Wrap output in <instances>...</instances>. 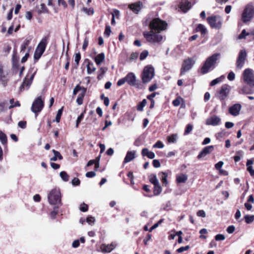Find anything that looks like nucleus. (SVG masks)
<instances>
[{
  "instance_id": "680f3d73",
  "label": "nucleus",
  "mask_w": 254,
  "mask_h": 254,
  "mask_svg": "<svg viewBox=\"0 0 254 254\" xmlns=\"http://www.w3.org/2000/svg\"><path fill=\"white\" fill-rule=\"evenodd\" d=\"M71 183L73 186H78L80 184V180L77 178H74Z\"/></svg>"
},
{
  "instance_id": "774afa93",
  "label": "nucleus",
  "mask_w": 254,
  "mask_h": 254,
  "mask_svg": "<svg viewBox=\"0 0 254 254\" xmlns=\"http://www.w3.org/2000/svg\"><path fill=\"white\" fill-rule=\"evenodd\" d=\"M235 227L233 225L229 226L227 229V232L229 234H232L235 231Z\"/></svg>"
},
{
  "instance_id": "aec40b11",
  "label": "nucleus",
  "mask_w": 254,
  "mask_h": 254,
  "mask_svg": "<svg viewBox=\"0 0 254 254\" xmlns=\"http://www.w3.org/2000/svg\"><path fill=\"white\" fill-rule=\"evenodd\" d=\"M214 150V146L213 145H209L205 147L199 153L197 158L200 159L210 153Z\"/></svg>"
},
{
  "instance_id": "412c9836",
  "label": "nucleus",
  "mask_w": 254,
  "mask_h": 254,
  "mask_svg": "<svg viewBox=\"0 0 254 254\" xmlns=\"http://www.w3.org/2000/svg\"><path fill=\"white\" fill-rule=\"evenodd\" d=\"M126 82L130 86H135L136 85V77L132 72L128 73L125 77Z\"/></svg>"
},
{
  "instance_id": "2eb2a0df",
  "label": "nucleus",
  "mask_w": 254,
  "mask_h": 254,
  "mask_svg": "<svg viewBox=\"0 0 254 254\" xmlns=\"http://www.w3.org/2000/svg\"><path fill=\"white\" fill-rule=\"evenodd\" d=\"M242 106L240 104H235L229 107V113L233 116H237L239 115Z\"/></svg>"
},
{
  "instance_id": "39448f33",
  "label": "nucleus",
  "mask_w": 254,
  "mask_h": 254,
  "mask_svg": "<svg viewBox=\"0 0 254 254\" xmlns=\"http://www.w3.org/2000/svg\"><path fill=\"white\" fill-rule=\"evenodd\" d=\"M61 192L59 189H53L48 196L49 202L52 205L61 203Z\"/></svg>"
},
{
  "instance_id": "8fccbe9b",
  "label": "nucleus",
  "mask_w": 254,
  "mask_h": 254,
  "mask_svg": "<svg viewBox=\"0 0 254 254\" xmlns=\"http://www.w3.org/2000/svg\"><path fill=\"white\" fill-rule=\"evenodd\" d=\"M223 164L224 163L223 161H219L215 165V167L217 170H218L220 172H221L222 170H221V168L223 166Z\"/></svg>"
},
{
  "instance_id": "5fc2aeb1",
  "label": "nucleus",
  "mask_w": 254,
  "mask_h": 254,
  "mask_svg": "<svg viewBox=\"0 0 254 254\" xmlns=\"http://www.w3.org/2000/svg\"><path fill=\"white\" fill-rule=\"evenodd\" d=\"M80 210L83 212H86L88 210V205L85 203L80 205Z\"/></svg>"
},
{
  "instance_id": "f704fd0d",
  "label": "nucleus",
  "mask_w": 254,
  "mask_h": 254,
  "mask_svg": "<svg viewBox=\"0 0 254 254\" xmlns=\"http://www.w3.org/2000/svg\"><path fill=\"white\" fill-rule=\"evenodd\" d=\"M160 174L162 175L161 180L162 183L163 184V185H165V186H166L168 184V182H167V174L165 172H161L160 173Z\"/></svg>"
},
{
  "instance_id": "58836bf2",
  "label": "nucleus",
  "mask_w": 254,
  "mask_h": 254,
  "mask_svg": "<svg viewBox=\"0 0 254 254\" xmlns=\"http://www.w3.org/2000/svg\"><path fill=\"white\" fill-rule=\"evenodd\" d=\"M177 135L176 134H173L168 137V141L170 143H174L177 141Z\"/></svg>"
},
{
  "instance_id": "a18cd8bd",
  "label": "nucleus",
  "mask_w": 254,
  "mask_h": 254,
  "mask_svg": "<svg viewBox=\"0 0 254 254\" xmlns=\"http://www.w3.org/2000/svg\"><path fill=\"white\" fill-rule=\"evenodd\" d=\"M148 55V52L147 50L143 51L140 55V60H144Z\"/></svg>"
},
{
  "instance_id": "69168bd1",
  "label": "nucleus",
  "mask_w": 254,
  "mask_h": 254,
  "mask_svg": "<svg viewBox=\"0 0 254 254\" xmlns=\"http://www.w3.org/2000/svg\"><path fill=\"white\" fill-rule=\"evenodd\" d=\"M96 173L93 171L88 172L86 173L85 176L87 178H92L95 176Z\"/></svg>"
},
{
  "instance_id": "79ce46f5",
  "label": "nucleus",
  "mask_w": 254,
  "mask_h": 254,
  "mask_svg": "<svg viewBox=\"0 0 254 254\" xmlns=\"http://www.w3.org/2000/svg\"><path fill=\"white\" fill-rule=\"evenodd\" d=\"M250 34V33L247 32L245 29H243L241 33L239 35L238 39H245L246 36H248Z\"/></svg>"
},
{
  "instance_id": "4be33fe9",
  "label": "nucleus",
  "mask_w": 254,
  "mask_h": 254,
  "mask_svg": "<svg viewBox=\"0 0 254 254\" xmlns=\"http://www.w3.org/2000/svg\"><path fill=\"white\" fill-rule=\"evenodd\" d=\"M142 3L138 1L128 5V7L134 13H138L142 7Z\"/></svg>"
},
{
  "instance_id": "473e14b6",
  "label": "nucleus",
  "mask_w": 254,
  "mask_h": 254,
  "mask_svg": "<svg viewBox=\"0 0 254 254\" xmlns=\"http://www.w3.org/2000/svg\"><path fill=\"white\" fill-rule=\"evenodd\" d=\"M196 31L200 32L202 35H204L206 33L207 30L203 25L199 24L196 28Z\"/></svg>"
},
{
  "instance_id": "e2e57ef3",
  "label": "nucleus",
  "mask_w": 254,
  "mask_h": 254,
  "mask_svg": "<svg viewBox=\"0 0 254 254\" xmlns=\"http://www.w3.org/2000/svg\"><path fill=\"white\" fill-rule=\"evenodd\" d=\"M225 236L222 234H217L215 236V239L216 241L224 240Z\"/></svg>"
},
{
  "instance_id": "cd10ccee",
  "label": "nucleus",
  "mask_w": 254,
  "mask_h": 254,
  "mask_svg": "<svg viewBox=\"0 0 254 254\" xmlns=\"http://www.w3.org/2000/svg\"><path fill=\"white\" fill-rule=\"evenodd\" d=\"M53 152L54 154V156L50 159L51 161H56L58 158L60 160H62L63 159L62 156L61 155L60 153L58 151H56L54 149L53 150Z\"/></svg>"
},
{
  "instance_id": "603ef678",
  "label": "nucleus",
  "mask_w": 254,
  "mask_h": 254,
  "mask_svg": "<svg viewBox=\"0 0 254 254\" xmlns=\"http://www.w3.org/2000/svg\"><path fill=\"white\" fill-rule=\"evenodd\" d=\"M189 248H190L189 246H186L185 247H182L179 248L178 249H177V252L178 253H181L184 251H187L189 249Z\"/></svg>"
},
{
  "instance_id": "9b49d317",
  "label": "nucleus",
  "mask_w": 254,
  "mask_h": 254,
  "mask_svg": "<svg viewBox=\"0 0 254 254\" xmlns=\"http://www.w3.org/2000/svg\"><path fill=\"white\" fill-rule=\"evenodd\" d=\"M194 64L195 61L191 58H188L184 60L181 69V75H183L186 72L190 70Z\"/></svg>"
},
{
  "instance_id": "49530a36",
  "label": "nucleus",
  "mask_w": 254,
  "mask_h": 254,
  "mask_svg": "<svg viewBox=\"0 0 254 254\" xmlns=\"http://www.w3.org/2000/svg\"><path fill=\"white\" fill-rule=\"evenodd\" d=\"M39 12L40 13H41V12L45 13V12H48V9H47V7H46V6L45 4L42 3L40 5V8L39 9Z\"/></svg>"
},
{
  "instance_id": "7c9ffc66",
  "label": "nucleus",
  "mask_w": 254,
  "mask_h": 254,
  "mask_svg": "<svg viewBox=\"0 0 254 254\" xmlns=\"http://www.w3.org/2000/svg\"><path fill=\"white\" fill-rule=\"evenodd\" d=\"M149 181L154 186L159 184L156 176L154 174H152L149 176Z\"/></svg>"
},
{
  "instance_id": "6ab92c4d",
  "label": "nucleus",
  "mask_w": 254,
  "mask_h": 254,
  "mask_svg": "<svg viewBox=\"0 0 254 254\" xmlns=\"http://www.w3.org/2000/svg\"><path fill=\"white\" fill-rule=\"evenodd\" d=\"M117 245L114 243H112L109 245L102 244L101 247V251L104 253H110L116 247Z\"/></svg>"
},
{
  "instance_id": "f8f14e48",
  "label": "nucleus",
  "mask_w": 254,
  "mask_h": 254,
  "mask_svg": "<svg viewBox=\"0 0 254 254\" xmlns=\"http://www.w3.org/2000/svg\"><path fill=\"white\" fill-rule=\"evenodd\" d=\"M247 58V52L246 50L243 49L239 52L238 59L236 62V67L241 69L243 66Z\"/></svg>"
},
{
  "instance_id": "052dcab7",
  "label": "nucleus",
  "mask_w": 254,
  "mask_h": 254,
  "mask_svg": "<svg viewBox=\"0 0 254 254\" xmlns=\"http://www.w3.org/2000/svg\"><path fill=\"white\" fill-rule=\"evenodd\" d=\"M84 117V114L83 113H82L78 118L76 120V127H78L79 124L81 121V120L83 119Z\"/></svg>"
},
{
  "instance_id": "ea45409f",
  "label": "nucleus",
  "mask_w": 254,
  "mask_h": 254,
  "mask_svg": "<svg viewBox=\"0 0 254 254\" xmlns=\"http://www.w3.org/2000/svg\"><path fill=\"white\" fill-rule=\"evenodd\" d=\"M60 175L64 181L67 182L68 181L69 176L65 171L61 172Z\"/></svg>"
},
{
  "instance_id": "f257e3e1",
  "label": "nucleus",
  "mask_w": 254,
  "mask_h": 254,
  "mask_svg": "<svg viewBox=\"0 0 254 254\" xmlns=\"http://www.w3.org/2000/svg\"><path fill=\"white\" fill-rule=\"evenodd\" d=\"M220 57L221 54L220 53H215L207 58L200 69L201 73L204 74L208 72L211 69L214 68L217 61Z\"/></svg>"
},
{
  "instance_id": "c9c22d12",
  "label": "nucleus",
  "mask_w": 254,
  "mask_h": 254,
  "mask_svg": "<svg viewBox=\"0 0 254 254\" xmlns=\"http://www.w3.org/2000/svg\"><path fill=\"white\" fill-rule=\"evenodd\" d=\"M9 102L11 105L9 107V109H11L15 107H20V104L19 103V101H17L15 102H14V99H11L9 101Z\"/></svg>"
},
{
  "instance_id": "4d7b16f0",
  "label": "nucleus",
  "mask_w": 254,
  "mask_h": 254,
  "mask_svg": "<svg viewBox=\"0 0 254 254\" xmlns=\"http://www.w3.org/2000/svg\"><path fill=\"white\" fill-rule=\"evenodd\" d=\"M29 52L30 49H28L27 52L25 54V56L22 58L21 63H23L27 60V59L29 56Z\"/></svg>"
},
{
  "instance_id": "2f4dec72",
  "label": "nucleus",
  "mask_w": 254,
  "mask_h": 254,
  "mask_svg": "<svg viewBox=\"0 0 254 254\" xmlns=\"http://www.w3.org/2000/svg\"><path fill=\"white\" fill-rule=\"evenodd\" d=\"M240 94H250L253 93L252 89L248 87L244 86L242 88L241 91H239Z\"/></svg>"
},
{
  "instance_id": "338daca9",
  "label": "nucleus",
  "mask_w": 254,
  "mask_h": 254,
  "mask_svg": "<svg viewBox=\"0 0 254 254\" xmlns=\"http://www.w3.org/2000/svg\"><path fill=\"white\" fill-rule=\"evenodd\" d=\"M181 98H178L173 101V104L174 106H178L180 104Z\"/></svg>"
},
{
  "instance_id": "f3484780",
  "label": "nucleus",
  "mask_w": 254,
  "mask_h": 254,
  "mask_svg": "<svg viewBox=\"0 0 254 254\" xmlns=\"http://www.w3.org/2000/svg\"><path fill=\"white\" fill-rule=\"evenodd\" d=\"M78 92H80L78 97L83 98L85 96L86 92V88L81 87L79 85H77L73 90V95H76Z\"/></svg>"
},
{
  "instance_id": "20e7f679",
  "label": "nucleus",
  "mask_w": 254,
  "mask_h": 254,
  "mask_svg": "<svg viewBox=\"0 0 254 254\" xmlns=\"http://www.w3.org/2000/svg\"><path fill=\"white\" fill-rule=\"evenodd\" d=\"M167 23L166 21L162 20L160 18H156L153 19L149 24V28L151 30H155L158 33L165 30L167 29Z\"/></svg>"
},
{
  "instance_id": "b1692460",
  "label": "nucleus",
  "mask_w": 254,
  "mask_h": 254,
  "mask_svg": "<svg viewBox=\"0 0 254 254\" xmlns=\"http://www.w3.org/2000/svg\"><path fill=\"white\" fill-rule=\"evenodd\" d=\"M135 151H128L124 159V163H128L132 160L135 158Z\"/></svg>"
},
{
  "instance_id": "3c124183",
  "label": "nucleus",
  "mask_w": 254,
  "mask_h": 254,
  "mask_svg": "<svg viewBox=\"0 0 254 254\" xmlns=\"http://www.w3.org/2000/svg\"><path fill=\"white\" fill-rule=\"evenodd\" d=\"M81 56L80 53L75 54L74 57V62L76 63L77 65H78Z\"/></svg>"
},
{
  "instance_id": "0e129e2a",
  "label": "nucleus",
  "mask_w": 254,
  "mask_h": 254,
  "mask_svg": "<svg viewBox=\"0 0 254 254\" xmlns=\"http://www.w3.org/2000/svg\"><path fill=\"white\" fill-rule=\"evenodd\" d=\"M88 45V38L87 37H86L84 39V42L82 45V49L83 50H85L86 48L87 47Z\"/></svg>"
},
{
  "instance_id": "9d476101",
  "label": "nucleus",
  "mask_w": 254,
  "mask_h": 254,
  "mask_svg": "<svg viewBox=\"0 0 254 254\" xmlns=\"http://www.w3.org/2000/svg\"><path fill=\"white\" fill-rule=\"evenodd\" d=\"M207 21L212 28L219 29L222 25V19L219 16H212L207 17Z\"/></svg>"
},
{
  "instance_id": "7ed1b4c3",
  "label": "nucleus",
  "mask_w": 254,
  "mask_h": 254,
  "mask_svg": "<svg viewBox=\"0 0 254 254\" xmlns=\"http://www.w3.org/2000/svg\"><path fill=\"white\" fill-rule=\"evenodd\" d=\"M143 34L147 41L151 43H159L163 40V37L157 32H154L153 30L144 32Z\"/></svg>"
},
{
  "instance_id": "c03bdc74",
  "label": "nucleus",
  "mask_w": 254,
  "mask_h": 254,
  "mask_svg": "<svg viewBox=\"0 0 254 254\" xmlns=\"http://www.w3.org/2000/svg\"><path fill=\"white\" fill-rule=\"evenodd\" d=\"M193 127L190 124H188L185 129L184 134L186 135L190 133L192 130Z\"/></svg>"
},
{
  "instance_id": "e433bc0d",
  "label": "nucleus",
  "mask_w": 254,
  "mask_h": 254,
  "mask_svg": "<svg viewBox=\"0 0 254 254\" xmlns=\"http://www.w3.org/2000/svg\"><path fill=\"white\" fill-rule=\"evenodd\" d=\"M0 140L2 144H5L7 143V137L6 135L0 131Z\"/></svg>"
},
{
  "instance_id": "bb28decb",
  "label": "nucleus",
  "mask_w": 254,
  "mask_h": 254,
  "mask_svg": "<svg viewBox=\"0 0 254 254\" xmlns=\"http://www.w3.org/2000/svg\"><path fill=\"white\" fill-rule=\"evenodd\" d=\"M105 54L103 53L99 54L94 58V61L97 65H100L105 60Z\"/></svg>"
},
{
  "instance_id": "6e6552de",
  "label": "nucleus",
  "mask_w": 254,
  "mask_h": 254,
  "mask_svg": "<svg viewBox=\"0 0 254 254\" xmlns=\"http://www.w3.org/2000/svg\"><path fill=\"white\" fill-rule=\"evenodd\" d=\"M243 79L247 84L254 86V71L251 68H246L243 73Z\"/></svg>"
},
{
  "instance_id": "bf43d9fd",
  "label": "nucleus",
  "mask_w": 254,
  "mask_h": 254,
  "mask_svg": "<svg viewBox=\"0 0 254 254\" xmlns=\"http://www.w3.org/2000/svg\"><path fill=\"white\" fill-rule=\"evenodd\" d=\"M83 10L88 15L92 14L94 12L93 9L92 8L88 9L87 8L83 7Z\"/></svg>"
},
{
  "instance_id": "09e8293b",
  "label": "nucleus",
  "mask_w": 254,
  "mask_h": 254,
  "mask_svg": "<svg viewBox=\"0 0 254 254\" xmlns=\"http://www.w3.org/2000/svg\"><path fill=\"white\" fill-rule=\"evenodd\" d=\"M111 30L110 26L109 25L106 26L105 30L104 32L105 36H106L107 37H109L111 34Z\"/></svg>"
},
{
  "instance_id": "5701e85b",
  "label": "nucleus",
  "mask_w": 254,
  "mask_h": 254,
  "mask_svg": "<svg viewBox=\"0 0 254 254\" xmlns=\"http://www.w3.org/2000/svg\"><path fill=\"white\" fill-rule=\"evenodd\" d=\"M179 7L184 12H186L190 8L191 3L187 0H182L180 3Z\"/></svg>"
},
{
  "instance_id": "4c0bfd02",
  "label": "nucleus",
  "mask_w": 254,
  "mask_h": 254,
  "mask_svg": "<svg viewBox=\"0 0 254 254\" xmlns=\"http://www.w3.org/2000/svg\"><path fill=\"white\" fill-rule=\"evenodd\" d=\"M30 43V41L29 40H26L25 41L24 43L21 45V50L20 51V53H23L25 51L26 48L28 47Z\"/></svg>"
},
{
  "instance_id": "f03ea898",
  "label": "nucleus",
  "mask_w": 254,
  "mask_h": 254,
  "mask_svg": "<svg viewBox=\"0 0 254 254\" xmlns=\"http://www.w3.org/2000/svg\"><path fill=\"white\" fill-rule=\"evenodd\" d=\"M254 17V3L250 2L246 4L241 14L242 21L246 23L250 22Z\"/></svg>"
},
{
  "instance_id": "de8ad7c7",
  "label": "nucleus",
  "mask_w": 254,
  "mask_h": 254,
  "mask_svg": "<svg viewBox=\"0 0 254 254\" xmlns=\"http://www.w3.org/2000/svg\"><path fill=\"white\" fill-rule=\"evenodd\" d=\"M226 135V132L224 130L218 132L216 134L215 136L217 139H219L223 137Z\"/></svg>"
},
{
  "instance_id": "37998d69",
  "label": "nucleus",
  "mask_w": 254,
  "mask_h": 254,
  "mask_svg": "<svg viewBox=\"0 0 254 254\" xmlns=\"http://www.w3.org/2000/svg\"><path fill=\"white\" fill-rule=\"evenodd\" d=\"M63 107H62L61 109H59L58 111V113H57V116L56 117V121L57 123H59L60 121L61 117V116H62V114L63 113Z\"/></svg>"
},
{
  "instance_id": "864d4df0",
  "label": "nucleus",
  "mask_w": 254,
  "mask_h": 254,
  "mask_svg": "<svg viewBox=\"0 0 254 254\" xmlns=\"http://www.w3.org/2000/svg\"><path fill=\"white\" fill-rule=\"evenodd\" d=\"M164 147V144L160 141H158L155 144L153 145L154 148H162Z\"/></svg>"
},
{
  "instance_id": "c756f323",
  "label": "nucleus",
  "mask_w": 254,
  "mask_h": 254,
  "mask_svg": "<svg viewBox=\"0 0 254 254\" xmlns=\"http://www.w3.org/2000/svg\"><path fill=\"white\" fill-rule=\"evenodd\" d=\"M225 78L224 75H222L213 80L210 82V85L213 86L221 82Z\"/></svg>"
},
{
  "instance_id": "a19ab883",
  "label": "nucleus",
  "mask_w": 254,
  "mask_h": 254,
  "mask_svg": "<svg viewBox=\"0 0 254 254\" xmlns=\"http://www.w3.org/2000/svg\"><path fill=\"white\" fill-rule=\"evenodd\" d=\"M245 219L247 223H251L254 220V215H247L245 216Z\"/></svg>"
},
{
  "instance_id": "393cba45",
  "label": "nucleus",
  "mask_w": 254,
  "mask_h": 254,
  "mask_svg": "<svg viewBox=\"0 0 254 254\" xmlns=\"http://www.w3.org/2000/svg\"><path fill=\"white\" fill-rule=\"evenodd\" d=\"M85 62L87 63V72L88 74H90L94 72L96 68L94 67V64L93 63H91L89 62V61L88 59H86L85 61Z\"/></svg>"
},
{
  "instance_id": "423d86ee",
  "label": "nucleus",
  "mask_w": 254,
  "mask_h": 254,
  "mask_svg": "<svg viewBox=\"0 0 254 254\" xmlns=\"http://www.w3.org/2000/svg\"><path fill=\"white\" fill-rule=\"evenodd\" d=\"M154 76V69L150 66L144 67L142 73V80L143 83H146L151 81Z\"/></svg>"
},
{
  "instance_id": "dca6fc26",
  "label": "nucleus",
  "mask_w": 254,
  "mask_h": 254,
  "mask_svg": "<svg viewBox=\"0 0 254 254\" xmlns=\"http://www.w3.org/2000/svg\"><path fill=\"white\" fill-rule=\"evenodd\" d=\"M8 81V73L4 71L2 66L0 65V82L3 86L7 85Z\"/></svg>"
},
{
  "instance_id": "a211bd4d",
  "label": "nucleus",
  "mask_w": 254,
  "mask_h": 254,
  "mask_svg": "<svg viewBox=\"0 0 254 254\" xmlns=\"http://www.w3.org/2000/svg\"><path fill=\"white\" fill-rule=\"evenodd\" d=\"M47 44V38L46 37H45L43 38L42 40L40 41V42L39 43L35 51H36L37 52H39L43 54L45 50Z\"/></svg>"
},
{
  "instance_id": "a878e982",
  "label": "nucleus",
  "mask_w": 254,
  "mask_h": 254,
  "mask_svg": "<svg viewBox=\"0 0 254 254\" xmlns=\"http://www.w3.org/2000/svg\"><path fill=\"white\" fill-rule=\"evenodd\" d=\"M253 163L254 161L252 159L248 160L246 163V166H247V171L253 177L254 176V170L253 169L252 167Z\"/></svg>"
},
{
  "instance_id": "4468645a",
  "label": "nucleus",
  "mask_w": 254,
  "mask_h": 254,
  "mask_svg": "<svg viewBox=\"0 0 254 254\" xmlns=\"http://www.w3.org/2000/svg\"><path fill=\"white\" fill-rule=\"evenodd\" d=\"M221 122L220 118L215 115L211 116L206 120L205 124L208 126H216L219 124Z\"/></svg>"
},
{
  "instance_id": "13d9d810",
  "label": "nucleus",
  "mask_w": 254,
  "mask_h": 254,
  "mask_svg": "<svg viewBox=\"0 0 254 254\" xmlns=\"http://www.w3.org/2000/svg\"><path fill=\"white\" fill-rule=\"evenodd\" d=\"M235 77V74L233 71H231L228 75V79L230 81H233L234 80Z\"/></svg>"
},
{
  "instance_id": "6e6d98bb",
  "label": "nucleus",
  "mask_w": 254,
  "mask_h": 254,
  "mask_svg": "<svg viewBox=\"0 0 254 254\" xmlns=\"http://www.w3.org/2000/svg\"><path fill=\"white\" fill-rule=\"evenodd\" d=\"M95 220V218L93 217H89L86 219L87 222L90 225L93 224L94 223Z\"/></svg>"
},
{
  "instance_id": "72a5a7b5",
  "label": "nucleus",
  "mask_w": 254,
  "mask_h": 254,
  "mask_svg": "<svg viewBox=\"0 0 254 254\" xmlns=\"http://www.w3.org/2000/svg\"><path fill=\"white\" fill-rule=\"evenodd\" d=\"M162 191V188L159 184L154 185L153 192L154 195H157L159 194Z\"/></svg>"
},
{
  "instance_id": "ddd939ff",
  "label": "nucleus",
  "mask_w": 254,
  "mask_h": 254,
  "mask_svg": "<svg viewBox=\"0 0 254 254\" xmlns=\"http://www.w3.org/2000/svg\"><path fill=\"white\" fill-rule=\"evenodd\" d=\"M230 88V86L228 84H224L221 86L218 92V98L220 100L222 101L225 99L229 93Z\"/></svg>"
},
{
  "instance_id": "c85d7f7f",
  "label": "nucleus",
  "mask_w": 254,
  "mask_h": 254,
  "mask_svg": "<svg viewBox=\"0 0 254 254\" xmlns=\"http://www.w3.org/2000/svg\"><path fill=\"white\" fill-rule=\"evenodd\" d=\"M187 180L188 176L185 174H182L177 177V181L179 183H184Z\"/></svg>"
},
{
  "instance_id": "0eeeda50",
  "label": "nucleus",
  "mask_w": 254,
  "mask_h": 254,
  "mask_svg": "<svg viewBox=\"0 0 254 254\" xmlns=\"http://www.w3.org/2000/svg\"><path fill=\"white\" fill-rule=\"evenodd\" d=\"M44 106V102L41 96L38 97L33 102L31 110L35 114L36 118Z\"/></svg>"
},
{
  "instance_id": "1a4fd4ad",
  "label": "nucleus",
  "mask_w": 254,
  "mask_h": 254,
  "mask_svg": "<svg viewBox=\"0 0 254 254\" xmlns=\"http://www.w3.org/2000/svg\"><path fill=\"white\" fill-rule=\"evenodd\" d=\"M36 73V70L34 71L31 74L30 73V72L28 73L20 87V91H22V90H28L29 89L31 85Z\"/></svg>"
}]
</instances>
